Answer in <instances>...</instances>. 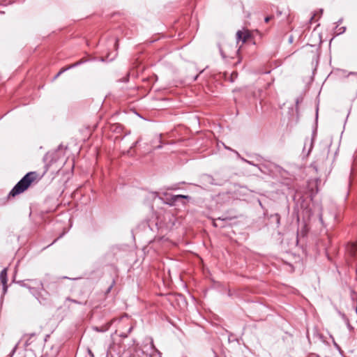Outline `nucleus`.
Returning <instances> with one entry per match:
<instances>
[{
    "label": "nucleus",
    "instance_id": "obj_7",
    "mask_svg": "<svg viewBox=\"0 0 357 357\" xmlns=\"http://www.w3.org/2000/svg\"><path fill=\"white\" fill-rule=\"evenodd\" d=\"M7 272H8V268H5L0 273V281L3 284V294H5L7 291V289H8V286H7L8 273Z\"/></svg>",
    "mask_w": 357,
    "mask_h": 357
},
{
    "label": "nucleus",
    "instance_id": "obj_17",
    "mask_svg": "<svg viewBox=\"0 0 357 357\" xmlns=\"http://www.w3.org/2000/svg\"><path fill=\"white\" fill-rule=\"evenodd\" d=\"M115 45H118V40L116 41Z\"/></svg>",
    "mask_w": 357,
    "mask_h": 357
},
{
    "label": "nucleus",
    "instance_id": "obj_2",
    "mask_svg": "<svg viewBox=\"0 0 357 357\" xmlns=\"http://www.w3.org/2000/svg\"><path fill=\"white\" fill-rule=\"evenodd\" d=\"M118 321L119 325L116 333H119L121 337H127L133 328L131 319L127 315H125L121 317Z\"/></svg>",
    "mask_w": 357,
    "mask_h": 357
},
{
    "label": "nucleus",
    "instance_id": "obj_9",
    "mask_svg": "<svg viewBox=\"0 0 357 357\" xmlns=\"http://www.w3.org/2000/svg\"><path fill=\"white\" fill-rule=\"evenodd\" d=\"M347 250L351 255L354 256L357 252V242L349 244Z\"/></svg>",
    "mask_w": 357,
    "mask_h": 357
},
{
    "label": "nucleus",
    "instance_id": "obj_12",
    "mask_svg": "<svg viewBox=\"0 0 357 357\" xmlns=\"http://www.w3.org/2000/svg\"><path fill=\"white\" fill-rule=\"evenodd\" d=\"M238 76V73L234 71L231 75V81L234 82V79H236Z\"/></svg>",
    "mask_w": 357,
    "mask_h": 357
},
{
    "label": "nucleus",
    "instance_id": "obj_14",
    "mask_svg": "<svg viewBox=\"0 0 357 357\" xmlns=\"http://www.w3.org/2000/svg\"><path fill=\"white\" fill-rule=\"evenodd\" d=\"M236 217H225V218H218L219 220H231L234 219Z\"/></svg>",
    "mask_w": 357,
    "mask_h": 357
},
{
    "label": "nucleus",
    "instance_id": "obj_15",
    "mask_svg": "<svg viewBox=\"0 0 357 357\" xmlns=\"http://www.w3.org/2000/svg\"><path fill=\"white\" fill-rule=\"evenodd\" d=\"M272 17L271 16H268L265 18V22H268Z\"/></svg>",
    "mask_w": 357,
    "mask_h": 357
},
{
    "label": "nucleus",
    "instance_id": "obj_3",
    "mask_svg": "<svg viewBox=\"0 0 357 357\" xmlns=\"http://www.w3.org/2000/svg\"><path fill=\"white\" fill-rule=\"evenodd\" d=\"M36 341L35 334L29 335V337L26 340V346L29 347V349L32 351L36 357H43V344L42 341H38L36 344L34 342Z\"/></svg>",
    "mask_w": 357,
    "mask_h": 357
},
{
    "label": "nucleus",
    "instance_id": "obj_5",
    "mask_svg": "<svg viewBox=\"0 0 357 357\" xmlns=\"http://www.w3.org/2000/svg\"><path fill=\"white\" fill-rule=\"evenodd\" d=\"M126 349V345L123 342L122 340H119L118 342H114L109 346L108 352L112 355L116 354L118 356H121L125 353Z\"/></svg>",
    "mask_w": 357,
    "mask_h": 357
},
{
    "label": "nucleus",
    "instance_id": "obj_6",
    "mask_svg": "<svg viewBox=\"0 0 357 357\" xmlns=\"http://www.w3.org/2000/svg\"><path fill=\"white\" fill-rule=\"evenodd\" d=\"M252 39L251 32L246 29L243 30H238L236 32V40L237 42L242 41L243 43L249 42Z\"/></svg>",
    "mask_w": 357,
    "mask_h": 357
},
{
    "label": "nucleus",
    "instance_id": "obj_8",
    "mask_svg": "<svg viewBox=\"0 0 357 357\" xmlns=\"http://www.w3.org/2000/svg\"><path fill=\"white\" fill-rule=\"evenodd\" d=\"M84 63V60L81 59L67 67H64V68H62L59 72L58 73L55 75L54 77V79H56L58 78L62 73H63L65 71L70 69V68H75L79 65H80L81 63Z\"/></svg>",
    "mask_w": 357,
    "mask_h": 357
},
{
    "label": "nucleus",
    "instance_id": "obj_4",
    "mask_svg": "<svg viewBox=\"0 0 357 357\" xmlns=\"http://www.w3.org/2000/svg\"><path fill=\"white\" fill-rule=\"evenodd\" d=\"M24 286L31 291V294L36 297V298L40 301V303L42 302V301L40 300V294L39 291L43 290L44 288L43 284L40 280L28 279L25 280Z\"/></svg>",
    "mask_w": 357,
    "mask_h": 357
},
{
    "label": "nucleus",
    "instance_id": "obj_16",
    "mask_svg": "<svg viewBox=\"0 0 357 357\" xmlns=\"http://www.w3.org/2000/svg\"><path fill=\"white\" fill-rule=\"evenodd\" d=\"M213 226H214V227H218V225H217V224L215 223V221H213Z\"/></svg>",
    "mask_w": 357,
    "mask_h": 357
},
{
    "label": "nucleus",
    "instance_id": "obj_1",
    "mask_svg": "<svg viewBox=\"0 0 357 357\" xmlns=\"http://www.w3.org/2000/svg\"><path fill=\"white\" fill-rule=\"evenodd\" d=\"M49 165L45 166V171L40 175L36 172H29L13 187L9 192V197H15L26 191L32 184L37 183L47 172Z\"/></svg>",
    "mask_w": 357,
    "mask_h": 357
},
{
    "label": "nucleus",
    "instance_id": "obj_11",
    "mask_svg": "<svg viewBox=\"0 0 357 357\" xmlns=\"http://www.w3.org/2000/svg\"><path fill=\"white\" fill-rule=\"evenodd\" d=\"M190 197L189 196H187V195H174L172 197V200L173 202H176L178 201L179 199H189Z\"/></svg>",
    "mask_w": 357,
    "mask_h": 357
},
{
    "label": "nucleus",
    "instance_id": "obj_13",
    "mask_svg": "<svg viewBox=\"0 0 357 357\" xmlns=\"http://www.w3.org/2000/svg\"><path fill=\"white\" fill-rule=\"evenodd\" d=\"M114 284H115V282L113 280L112 282V284L108 287V288H107V289L106 291V294H108V293L110 292V291L112 289V287H114Z\"/></svg>",
    "mask_w": 357,
    "mask_h": 357
},
{
    "label": "nucleus",
    "instance_id": "obj_10",
    "mask_svg": "<svg viewBox=\"0 0 357 357\" xmlns=\"http://www.w3.org/2000/svg\"><path fill=\"white\" fill-rule=\"evenodd\" d=\"M66 301L76 303V304H79V305H86L87 304V299H84V298L78 301V300H75V299H72L70 298H67Z\"/></svg>",
    "mask_w": 357,
    "mask_h": 357
}]
</instances>
